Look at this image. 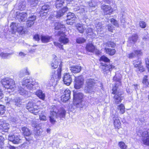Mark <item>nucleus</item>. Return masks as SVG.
<instances>
[{"instance_id":"nucleus-1","label":"nucleus","mask_w":149,"mask_h":149,"mask_svg":"<svg viewBox=\"0 0 149 149\" xmlns=\"http://www.w3.org/2000/svg\"><path fill=\"white\" fill-rule=\"evenodd\" d=\"M121 75L116 74L115 76L113 78V80L116 82L115 84V86L112 89V93L115 94L114 98L115 99L116 103L118 104L121 102L123 98L121 96L122 94V92L118 90L117 87L118 86L120 85L121 84Z\"/></svg>"},{"instance_id":"nucleus-2","label":"nucleus","mask_w":149,"mask_h":149,"mask_svg":"<svg viewBox=\"0 0 149 149\" xmlns=\"http://www.w3.org/2000/svg\"><path fill=\"white\" fill-rule=\"evenodd\" d=\"M83 94L81 93L74 92L73 102L74 105L77 108H82L84 105L82 103Z\"/></svg>"},{"instance_id":"nucleus-3","label":"nucleus","mask_w":149,"mask_h":149,"mask_svg":"<svg viewBox=\"0 0 149 149\" xmlns=\"http://www.w3.org/2000/svg\"><path fill=\"white\" fill-rule=\"evenodd\" d=\"M95 85V80L93 79H87L86 81V86L84 89L85 92L90 93L94 92L96 88Z\"/></svg>"},{"instance_id":"nucleus-4","label":"nucleus","mask_w":149,"mask_h":149,"mask_svg":"<svg viewBox=\"0 0 149 149\" xmlns=\"http://www.w3.org/2000/svg\"><path fill=\"white\" fill-rule=\"evenodd\" d=\"M3 86L7 89H13L15 87L14 81L9 78H6L2 79L1 81Z\"/></svg>"},{"instance_id":"nucleus-5","label":"nucleus","mask_w":149,"mask_h":149,"mask_svg":"<svg viewBox=\"0 0 149 149\" xmlns=\"http://www.w3.org/2000/svg\"><path fill=\"white\" fill-rule=\"evenodd\" d=\"M37 84V83L33 81L32 79L29 77L24 78L22 82V86L29 89H32L34 85Z\"/></svg>"},{"instance_id":"nucleus-6","label":"nucleus","mask_w":149,"mask_h":149,"mask_svg":"<svg viewBox=\"0 0 149 149\" xmlns=\"http://www.w3.org/2000/svg\"><path fill=\"white\" fill-rule=\"evenodd\" d=\"M59 109L58 107L52 106L51 107L50 115L49 117L50 122L53 124L56 122L55 118Z\"/></svg>"},{"instance_id":"nucleus-7","label":"nucleus","mask_w":149,"mask_h":149,"mask_svg":"<svg viewBox=\"0 0 149 149\" xmlns=\"http://www.w3.org/2000/svg\"><path fill=\"white\" fill-rule=\"evenodd\" d=\"M26 108L31 113L36 115L39 111V108L33 101H30L27 104Z\"/></svg>"},{"instance_id":"nucleus-8","label":"nucleus","mask_w":149,"mask_h":149,"mask_svg":"<svg viewBox=\"0 0 149 149\" xmlns=\"http://www.w3.org/2000/svg\"><path fill=\"white\" fill-rule=\"evenodd\" d=\"M111 115L114 121V125L116 128L119 129L121 127V123L118 117V113L115 110H112Z\"/></svg>"},{"instance_id":"nucleus-9","label":"nucleus","mask_w":149,"mask_h":149,"mask_svg":"<svg viewBox=\"0 0 149 149\" xmlns=\"http://www.w3.org/2000/svg\"><path fill=\"white\" fill-rule=\"evenodd\" d=\"M10 27L13 32H14L17 31L21 34L24 33L25 30L19 24L15 23H12Z\"/></svg>"},{"instance_id":"nucleus-10","label":"nucleus","mask_w":149,"mask_h":149,"mask_svg":"<svg viewBox=\"0 0 149 149\" xmlns=\"http://www.w3.org/2000/svg\"><path fill=\"white\" fill-rule=\"evenodd\" d=\"M57 74H54L52 75L51 79V81L53 83L56 82L61 78V63L59 65L57 70Z\"/></svg>"},{"instance_id":"nucleus-11","label":"nucleus","mask_w":149,"mask_h":149,"mask_svg":"<svg viewBox=\"0 0 149 149\" xmlns=\"http://www.w3.org/2000/svg\"><path fill=\"white\" fill-rule=\"evenodd\" d=\"M102 65L101 68L102 71L104 75H107L114 68L113 66L110 65H108L107 64L101 63Z\"/></svg>"},{"instance_id":"nucleus-12","label":"nucleus","mask_w":149,"mask_h":149,"mask_svg":"<svg viewBox=\"0 0 149 149\" xmlns=\"http://www.w3.org/2000/svg\"><path fill=\"white\" fill-rule=\"evenodd\" d=\"M56 35L58 36H61L59 40L61 43L65 44L69 42L68 38L65 37L66 35L62 31H58Z\"/></svg>"},{"instance_id":"nucleus-13","label":"nucleus","mask_w":149,"mask_h":149,"mask_svg":"<svg viewBox=\"0 0 149 149\" xmlns=\"http://www.w3.org/2000/svg\"><path fill=\"white\" fill-rule=\"evenodd\" d=\"M102 12L104 15H111L113 12V9L109 5H102L101 7Z\"/></svg>"},{"instance_id":"nucleus-14","label":"nucleus","mask_w":149,"mask_h":149,"mask_svg":"<svg viewBox=\"0 0 149 149\" xmlns=\"http://www.w3.org/2000/svg\"><path fill=\"white\" fill-rule=\"evenodd\" d=\"M74 88L76 89L80 88L84 84V79L81 76L75 77Z\"/></svg>"},{"instance_id":"nucleus-15","label":"nucleus","mask_w":149,"mask_h":149,"mask_svg":"<svg viewBox=\"0 0 149 149\" xmlns=\"http://www.w3.org/2000/svg\"><path fill=\"white\" fill-rule=\"evenodd\" d=\"M142 140L143 143L149 146V134L147 131L143 132L141 134Z\"/></svg>"},{"instance_id":"nucleus-16","label":"nucleus","mask_w":149,"mask_h":149,"mask_svg":"<svg viewBox=\"0 0 149 149\" xmlns=\"http://www.w3.org/2000/svg\"><path fill=\"white\" fill-rule=\"evenodd\" d=\"M67 23L69 25L72 24L76 19V17L74 13H70L68 14L67 16Z\"/></svg>"},{"instance_id":"nucleus-17","label":"nucleus","mask_w":149,"mask_h":149,"mask_svg":"<svg viewBox=\"0 0 149 149\" xmlns=\"http://www.w3.org/2000/svg\"><path fill=\"white\" fill-rule=\"evenodd\" d=\"M63 79L64 84L67 86L69 85L72 81L71 76L69 73L64 74Z\"/></svg>"},{"instance_id":"nucleus-18","label":"nucleus","mask_w":149,"mask_h":149,"mask_svg":"<svg viewBox=\"0 0 149 149\" xmlns=\"http://www.w3.org/2000/svg\"><path fill=\"white\" fill-rule=\"evenodd\" d=\"M70 91L68 89L65 90L64 93V95L61 97V100L63 102H65L68 100L70 98Z\"/></svg>"},{"instance_id":"nucleus-19","label":"nucleus","mask_w":149,"mask_h":149,"mask_svg":"<svg viewBox=\"0 0 149 149\" xmlns=\"http://www.w3.org/2000/svg\"><path fill=\"white\" fill-rule=\"evenodd\" d=\"M8 139L15 144H18L20 142V140L19 136L14 135H9Z\"/></svg>"},{"instance_id":"nucleus-20","label":"nucleus","mask_w":149,"mask_h":149,"mask_svg":"<svg viewBox=\"0 0 149 149\" xmlns=\"http://www.w3.org/2000/svg\"><path fill=\"white\" fill-rule=\"evenodd\" d=\"M36 17L35 15H33L29 17L26 24L28 27H31L33 24L36 19Z\"/></svg>"},{"instance_id":"nucleus-21","label":"nucleus","mask_w":149,"mask_h":149,"mask_svg":"<svg viewBox=\"0 0 149 149\" xmlns=\"http://www.w3.org/2000/svg\"><path fill=\"white\" fill-rule=\"evenodd\" d=\"M27 14L25 12H22L17 14L16 18L19 21H24L26 19Z\"/></svg>"},{"instance_id":"nucleus-22","label":"nucleus","mask_w":149,"mask_h":149,"mask_svg":"<svg viewBox=\"0 0 149 149\" xmlns=\"http://www.w3.org/2000/svg\"><path fill=\"white\" fill-rule=\"evenodd\" d=\"M40 38L42 42L44 43L49 42L52 39L51 36H49L48 35H42Z\"/></svg>"},{"instance_id":"nucleus-23","label":"nucleus","mask_w":149,"mask_h":149,"mask_svg":"<svg viewBox=\"0 0 149 149\" xmlns=\"http://www.w3.org/2000/svg\"><path fill=\"white\" fill-rule=\"evenodd\" d=\"M65 110L63 108H60L57 112L55 118L59 117L61 118H64L65 116Z\"/></svg>"},{"instance_id":"nucleus-24","label":"nucleus","mask_w":149,"mask_h":149,"mask_svg":"<svg viewBox=\"0 0 149 149\" xmlns=\"http://www.w3.org/2000/svg\"><path fill=\"white\" fill-rule=\"evenodd\" d=\"M29 73L27 68H25L21 70L19 73L18 76L19 78H22L26 75H29Z\"/></svg>"},{"instance_id":"nucleus-25","label":"nucleus","mask_w":149,"mask_h":149,"mask_svg":"<svg viewBox=\"0 0 149 149\" xmlns=\"http://www.w3.org/2000/svg\"><path fill=\"white\" fill-rule=\"evenodd\" d=\"M70 68L71 72L74 73L79 72L81 69V67L78 65L72 66Z\"/></svg>"},{"instance_id":"nucleus-26","label":"nucleus","mask_w":149,"mask_h":149,"mask_svg":"<svg viewBox=\"0 0 149 149\" xmlns=\"http://www.w3.org/2000/svg\"><path fill=\"white\" fill-rule=\"evenodd\" d=\"M36 94L40 99L44 100L45 99V95L44 93L40 90H37L36 92Z\"/></svg>"},{"instance_id":"nucleus-27","label":"nucleus","mask_w":149,"mask_h":149,"mask_svg":"<svg viewBox=\"0 0 149 149\" xmlns=\"http://www.w3.org/2000/svg\"><path fill=\"white\" fill-rule=\"evenodd\" d=\"M0 128L4 131L7 130L9 128V125L6 123H3L1 120H0Z\"/></svg>"},{"instance_id":"nucleus-28","label":"nucleus","mask_w":149,"mask_h":149,"mask_svg":"<svg viewBox=\"0 0 149 149\" xmlns=\"http://www.w3.org/2000/svg\"><path fill=\"white\" fill-rule=\"evenodd\" d=\"M57 57H55L54 60L51 63V68L52 69H55L57 68L58 66V61L57 60Z\"/></svg>"},{"instance_id":"nucleus-29","label":"nucleus","mask_w":149,"mask_h":149,"mask_svg":"<svg viewBox=\"0 0 149 149\" xmlns=\"http://www.w3.org/2000/svg\"><path fill=\"white\" fill-rule=\"evenodd\" d=\"M65 3L64 0H56L55 6L56 7L58 8L62 7Z\"/></svg>"},{"instance_id":"nucleus-30","label":"nucleus","mask_w":149,"mask_h":149,"mask_svg":"<svg viewBox=\"0 0 149 149\" xmlns=\"http://www.w3.org/2000/svg\"><path fill=\"white\" fill-rule=\"evenodd\" d=\"M104 50L107 54L111 56L114 55L116 52V50L115 49H112L107 47H105Z\"/></svg>"},{"instance_id":"nucleus-31","label":"nucleus","mask_w":149,"mask_h":149,"mask_svg":"<svg viewBox=\"0 0 149 149\" xmlns=\"http://www.w3.org/2000/svg\"><path fill=\"white\" fill-rule=\"evenodd\" d=\"M138 36L136 34L133 35L132 36L129 38V40L131 43H135L138 39Z\"/></svg>"},{"instance_id":"nucleus-32","label":"nucleus","mask_w":149,"mask_h":149,"mask_svg":"<svg viewBox=\"0 0 149 149\" xmlns=\"http://www.w3.org/2000/svg\"><path fill=\"white\" fill-rule=\"evenodd\" d=\"M86 49L87 51L93 52L95 49V47L92 44H87L86 46Z\"/></svg>"},{"instance_id":"nucleus-33","label":"nucleus","mask_w":149,"mask_h":149,"mask_svg":"<svg viewBox=\"0 0 149 149\" xmlns=\"http://www.w3.org/2000/svg\"><path fill=\"white\" fill-rule=\"evenodd\" d=\"M26 2L25 1H22L19 4L18 8L20 10H23L25 8Z\"/></svg>"},{"instance_id":"nucleus-34","label":"nucleus","mask_w":149,"mask_h":149,"mask_svg":"<svg viewBox=\"0 0 149 149\" xmlns=\"http://www.w3.org/2000/svg\"><path fill=\"white\" fill-rule=\"evenodd\" d=\"M82 6H78L76 8L74 9L75 11H77L78 13H79L80 14H81L84 12V9Z\"/></svg>"},{"instance_id":"nucleus-35","label":"nucleus","mask_w":149,"mask_h":149,"mask_svg":"<svg viewBox=\"0 0 149 149\" xmlns=\"http://www.w3.org/2000/svg\"><path fill=\"white\" fill-rule=\"evenodd\" d=\"M46 113L45 111H42L41 113L39 115V118L40 120L46 121L47 120V117L46 116Z\"/></svg>"},{"instance_id":"nucleus-36","label":"nucleus","mask_w":149,"mask_h":149,"mask_svg":"<svg viewBox=\"0 0 149 149\" xmlns=\"http://www.w3.org/2000/svg\"><path fill=\"white\" fill-rule=\"evenodd\" d=\"M133 64L134 68H137L139 66H141V62L139 59H138L134 60Z\"/></svg>"},{"instance_id":"nucleus-37","label":"nucleus","mask_w":149,"mask_h":149,"mask_svg":"<svg viewBox=\"0 0 149 149\" xmlns=\"http://www.w3.org/2000/svg\"><path fill=\"white\" fill-rule=\"evenodd\" d=\"M22 130L25 135L29 136L31 134V133L29 129L26 127H24L22 128Z\"/></svg>"},{"instance_id":"nucleus-38","label":"nucleus","mask_w":149,"mask_h":149,"mask_svg":"<svg viewBox=\"0 0 149 149\" xmlns=\"http://www.w3.org/2000/svg\"><path fill=\"white\" fill-rule=\"evenodd\" d=\"M49 6L47 5H45L42 7V8L40 11V14L43 13H47V12L44 11H47V10H49Z\"/></svg>"},{"instance_id":"nucleus-39","label":"nucleus","mask_w":149,"mask_h":149,"mask_svg":"<svg viewBox=\"0 0 149 149\" xmlns=\"http://www.w3.org/2000/svg\"><path fill=\"white\" fill-rule=\"evenodd\" d=\"M55 29L56 30H58L61 29H64V26L63 24H61L59 22H56L55 23Z\"/></svg>"},{"instance_id":"nucleus-40","label":"nucleus","mask_w":149,"mask_h":149,"mask_svg":"<svg viewBox=\"0 0 149 149\" xmlns=\"http://www.w3.org/2000/svg\"><path fill=\"white\" fill-rule=\"evenodd\" d=\"M104 45H106V47L113 48L114 47L116 46V44L114 42L110 41L104 43Z\"/></svg>"},{"instance_id":"nucleus-41","label":"nucleus","mask_w":149,"mask_h":149,"mask_svg":"<svg viewBox=\"0 0 149 149\" xmlns=\"http://www.w3.org/2000/svg\"><path fill=\"white\" fill-rule=\"evenodd\" d=\"M15 104L17 106H19L22 104L21 100L19 97H16L14 100Z\"/></svg>"},{"instance_id":"nucleus-42","label":"nucleus","mask_w":149,"mask_h":149,"mask_svg":"<svg viewBox=\"0 0 149 149\" xmlns=\"http://www.w3.org/2000/svg\"><path fill=\"white\" fill-rule=\"evenodd\" d=\"M117 109L120 110V113L121 114L124 113L125 112V107L123 104H121L118 106Z\"/></svg>"},{"instance_id":"nucleus-43","label":"nucleus","mask_w":149,"mask_h":149,"mask_svg":"<svg viewBox=\"0 0 149 149\" xmlns=\"http://www.w3.org/2000/svg\"><path fill=\"white\" fill-rule=\"evenodd\" d=\"M12 54V53H5L2 52L0 54V56L3 58L5 59L8 58Z\"/></svg>"},{"instance_id":"nucleus-44","label":"nucleus","mask_w":149,"mask_h":149,"mask_svg":"<svg viewBox=\"0 0 149 149\" xmlns=\"http://www.w3.org/2000/svg\"><path fill=\"white\" fill-rule=\"evenodd\" d=\"M18 92L20 95H24L26 94L27 93L26 90H25L22 87H20L19 88Z\"/></svg>"},{"instance_id":"nucleus-45","label":"nucleus","mask_w":149,"mask_h":149,"mask_svg":"<svg viewBox=\"0 0 149 149\" xmlns=\"http://www.w3.org/2000/svg\"><path fill=\"white\" fill-rule=\"evenodd\" d=\"M28 2L31 5H33V6H36L38 3V0H28Z\"/></svg>"},{"instance_id":"nucleus-46","label":"nucleus","mask_w":149,"mask_h":149,"mask_svg":"<svg viewBox=\"0 0 149 149\" xmlns=\"http://www.w3.org/2000/svg\"><path fill=\"white\" fill-rule=\"evenodd\" d=\"M78 31L81 33L84 32V29L82 24H79L77 26Z\"/></svg>"},{"instance_id":"nucleus-47","label":"nucleus","mask_w":149,"mask_h":149,"mask_svg":"<svg viewBox=\"0 0 149 149\" xmlns=\"http://www.w3.org/2000/svg\"><path fill=\"white\" fill-rule=\"evenodd\" d=\"M118 145L121 149H127V146L124 142H120L119 143Z\"/></svg>"},{"instance_id":"nucleus-48","label":"nucleus","mask_w":149,"mask_h":149,"mask_svg":"<svg viewBox=\"0 0 149 149\" xmlns=\"http://www.w3.org/2000/svg\"><path fill=\"white\" fill-rule=\"evenodd\" d=\"M5 109L4 106L0 105V114L2 115L5 113Z\"/></svg>"},{"instance_id":"nucleus-49","label":"nucleus","mask_w":149,"mask_h":149,"mask_svg":"<svg viewBox=\"0 0 149 149\" xmlns=\"http://www.w3.org/2000/svg\"><path fill=\"white\" fill-rule=\"evenodd\" d=\"M89 6L90 7H95L97 5V3L95 0H91V2L89 3Z\"/></svg>"},{"instance_id":"nucleus-50","label":"nucleus","mask_w":149,"mask_h":149,"mask_svg":"<svg viewBox=\"0 0 149 149\" xmlns=\"http://www.w3.org/2000/svg\"><path fill=\"white\" fill-rule=\"evenodd\" d=\"M100 61L106 62H109L110 61L109 60L107 57L104 56H103L101 57Z\"/></svg>"},{"instance_id":"nucleus-51","label":"nucleus","mask_w":149,"mask_h":149,"mask_svg":"<svg viewBox=\"0 0 149 149\" xmlns=\"http://www.w3.org/2000/svg\"><path fill=\"white\" fill-rule=\"evenodd\" d=\"M148 77L147 76H145L143 79V83L146 86H148L149 84L147 79Z\"/></svg>"},{"instance_id":"nucleus-52","label":"nucleus","mask_w":149,"mask_h":149,"mask_svg":"<svg viewBox=\"0 0 149 149\" xmlns=\"http://www.w3.org/2000/svg\"><path fill=\"white\" fill-rule=\"evenodd\" d=\"M86 40L83 38H80L77 39L76 42L79 44L85 42Z\"/></svg>"},{"instance_id":"nucleus-53","label":"nucleus","mask_w":149,"mask_h":149,"mask_svg":"<svg viewBox=\"0 0 149 149\" xmlns=\"http://www.w3.org/2000/svg\"><path fill=\"white\" fill-rule=\"evenodd\" d=\"M145 70V68L141 64V66H139L136 70V71L138 72L139 71L140 72H142Z\"/></svg>"},{"instance_id":"nucleus-54","label":"nucleus","mask_w":149,"mask_h":149,"mask_svg":"<svg viewBox=\"0 0 149 149\" xmlns=\"http://www.w3.org/2000/svg\"><path fill=\"white\" fill-rule=\"evenodd\" d=\"M140 26L142 28H144L146 26V24L143 21H141L139 23Z\"/></svg>"},{"instance_id":"nucleus-55","label":"nucleus","mask_w":149,"mask_h":149,"mask_svg":"<svg viewBox=\"0 0 149 149\" xmlns=\"http://www.w3.org/2000/svg\"><path fill=\"white\" fill-rule=\"evenodd\" d=\"M96 27L98 31H102V27L100 23H98L96 26Z\"/></svg>"},{"instance_id":"nucleus-56","label":"nucleus","mask_w":149,"mask_h":149,"mask_svg":"<svg viewBox=\"0 0 149 149\" xmlns=\"http://www.w3.org/2000/svg\"><path fill=\"white\" fill-rule=\"evenodd\" d=\"M57 15H56V17L57 18L60 17L61 16L63 15V12L61 10H59L57 12Z\"/></svg>"},{"instance_id":"nucleus-57","label":"nucleus","mask_w":149,"mask_h":149,"mask_svg":"<svg viewBox=\"0 0 149 149\" xmlns=\"http://www.w3.org/2000/svg\"><path fill=\"white\" fill-rule=\"evenodd\" d=\"M3 139V137L0 136V149H4V147L3 146V143L2 141Z\"/></svg>"},{"instance_id":"nucleus-58","label":"nucleus","mask_w":149,"mask_h":149,"mask_svg":"<svg viewBox=\"0 0 149 149\" xmlns=\"http://www.w3.org/2000/svg\"><path fill=\"white\" fill-rule=\"evenodd\" d=\"M111 23L113 24L114 25L116 26H118V24L117 21L115 19H112L111 20Z\"/></svg>"},{"instance_id":"nucleus-59","label":"nucleus","mask_w":149,"mask_h":149,"mask_svg":"<svg viewBox=\"0 0 149 149\" xmlns=\"http://www.w3.org/2000/svg\"><path fill=\"white\" fill-rule=\"evenodd\" d=\"M54 44L55 46L58 47L60 49H63V45L58 42H54Z\"/></svg>"},{"instance_id":"nucleus-60","label":"nucleus","mask_w":149,"mask_h":149,"mask_svg":"<svg viewBox=\"0 0 149 149\" xmlns=\"http://www.w3.org/2000/svg\"><path fill=\"white\" fill-rule=\"evenodd\" d=\"M136 56L135 54L134 53H132L128 54L127 55V56L130 58H132Z\"/></svg>"},{"instance_id":"nucleus-61","label":"nucleus","mask_w":149,"mask_h":149,"mask_svg":"<svg viewBox=\"0 0 149 149\" xmlns=\"http://www.w3.org/2000/svg\"><path fill=\"white\" fill-rule=\"evenodd\" d=\"M34 130L35 132V133L36 135L39 136L40 134H41V131L40 130H38L37 128L36 130Z\"/></svg>"},{"instance_id":"nucleus-62","label":"nucleus","mask_w":149,"mask_h":149,"mask_svg":"<svg viewBox=\"0 0 149 149\" xmlns=\"http://www.w3.org/2000/svg\"><path fill=\"white\" fill-rule=\"evenodd\" d=\"M120 21L121 23L123 24L125 22V18L123 15H122L120 17Z\"/></svg>"},{"instance_id":"nucleus-63","label":"nucleus","mask_w":149,"mask_h":149,"mask_svg":"<svg viewBox=\"0 0 149 149\" xmlns=\"http://www.w3.org/2000/svg\"><path fill=\"white\" fill-rule=\"evenodd\" d=\"M134 53L137 55H140L142 54V52L140 50H136L134 51Z\"/></svg>"},{"instance_id":"nucleus-64","label":"nucleus","mask_w":149,"mask_h":149,"mask_svg":"<svg viewBox=\"0 0 149 149\" xmlns=\"http://www.w3.org/2000/svg\"><path fill=\"white\" fill-rule=\"evenodd\" d=\"M145 61L146 67L149 72V61L148 59H146Z\"/></svg>"}]
</instances>
